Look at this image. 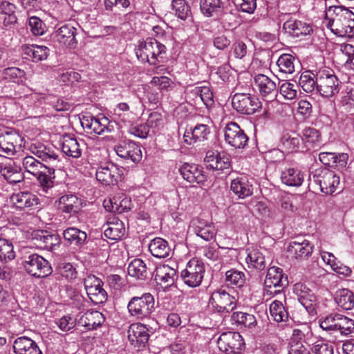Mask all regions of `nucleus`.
<instances>
[{
  "label": "nucleus",
  "mask_w": 354,
  "mask_h": 354,
  "mask_svg": "<svg viewBox=\"0 0 354 354\" xmlns=\"http://www.w3.org/2000/svg\"><path fill=\"white\" fill-rule=\"evenodd\" d=\"M31 153L45 162L44 169L35 176L44 188L52 187L55 170H61L62 162L57 152L51 147L37 142L30 147Z\"/></svg>",
  "instance_id": "f257e3e1"
},
{
  "label": "nucleus",
  "mask_w": 354,
  "mask_h": 354,
  "mask_svg": "<svg viewBox=\"0 0 354 354\" xmlns=\"http://www.w3.org/2000/svg\"><path fill=\"white\" fill-rule=\"evenodd\" d=\"M328 28L339 37H354V13L343 6H330L326 12Z\"/></svg>",
  "instance_id": "f03ea898"
},
{
  "label": "nucleus",
  "mask_w": 354,
  "mask_h": 354,
  "mask_svg": "<svg viewBox=\"0 0 354 354\" xmlns=\"http://www.w3.org/2000/svg\"><path fill=\"white\" fill-rule=\"evenodd\" d=\"M309 186L326 194H332L339 183V177L328 168H319L309 174Z\"/></svg>",
  "instance_id": "7ed1b4c3"
},
{
  "label": "nucleus",
  "mask_w": 354,
  "mask_h": 354,
  "mask_svg": "<svg viewBox=\"0 0 354 354\" xmlns=\"http://www.w3.org/2000/svg\"><path fill=\"white\" fill-rule=\"evenodd\" d=\"M155 301L153 296L145 292L140 296L133 297L128 302L127 309L131 316L137 319H148L154 311Z\"/></svg>",
  "instance_id": "20e7f679"
},
{
  "label": "nucleus",
  "mask_w": 354,
  "mask_h": 354,
  "mask_svg": "<svg viewBox=\"0 0 354 354\" xmlns=\"http://www.w3.org/2000/svg\"><path fill=\"white\" fill-rule=\"evenodd\" d=\"M165 52L166 47L163 44L151 38L140 42L136 48L138 59L142 62H147L151 65L160 62Z\"/></svg>",
  "instance_id": "39448f33"
},
{
  "label": "nucleus",
  "mask_w": 354,
  "mask_h": 354,
  "mask_svg": "<svg viewBox=\"0 0 354 354\" xmlns=\"http://www.w3.org/2000/svg\"><path fill=\"white\" fill-rule=\"evenodd\" d=\"M22 265L27 273L36 278H44L53 272L48 261L36 253L24 256Z\"/></svg>",
  "instance_id": "423d86ee"
},
{
  "label": "nucleus",
  "mask_w": 354,
  "mask_h": 354,
  "mask_svg": "<svg viewBox=\"0 0 354 354\" xmlns=\"http://www.w3.org/2000/svg\"><path fill=\"white\" fill-rule=\"evenodd\" d=\"M264 286V297L280 294L288 286V277L283 273L281 268L271 267L268 270Z\"/></svg>",
  "instance_id": "0eeeda50"
},
{
  "label": "nucleus",
  "mask_w": 354,
  "mask_h": 354,
  "mask_svg": "<svg viewBox=\"0 0 354 354\" xmlns=\"http://www.w3.org/2000/svg\"><path fill=\"white\" fill-rule=\"evenodd\" d=\"M209 304L217 313L227 315L236 308L237 299L225 290L220 288L212 293Z\"/></svg>",
  "instance_id": "6e6552de"
},
{
  "label": "nucleus",
  "mask_w": 354,
  "mask_h": 354,
  "mask_svg": "<svg viewBox=\"0 0 354 354\" xmlns=\"http://www.w3.org/2000/svg\"><path fill=\"white\" fill-rule=\"evenodd\" d=\"M316 91L323 97H333L339 91L340 82L333 72L326 70L317 73Z\"/></svg>",
  "instance_id": "1a4fd4ad"
},
{
  "label": "nucleus",
  "mask_w": 354,
  "mask_h": 354,
  "mask_svg": "<svg viewBox=\"0 0 354 354\" xmlns=\"http://www.w3.org/2000/svg\"><path fill=\"white\" fill-rule=\"evenodd\" d=\"M232 105L237 112L245 115H252L262 107V103L257 96L243 93L234 95Z\"/></svg>",
  "instance_id": "9d476101"
},
{
  "label": "nucleus",
  "mask_w": 354,
  "mask_h": 354,
  "mask_svg": "<svg viewBox=\"0 0 354 354\" xmlns=\"http://www.w3.org/2000/svg\"><path fill=\"white\" fill-rule=\"evenodd\" d=\"M205 273V267L201 261L192 259L187 264L185 268L182 270L180 277L183 282L192 288L201 285Z\"/></svg>",
  "instance_id": "9b49d317"
},
{
  "label": "nucleus",
  "mask_w": 354,
  "mask_h": 354,
  "mask_svg": "<svg viewBox=\"0 0 354 354\" xmlns=\"http://www.w3.org/2000/svg\"><path fill=\"white\" fill-rule=\"evenodd\" d=\"M218 347L224 353H237L242 351L245 346V342L239 333L228 331L223 333L218 341Z\"/></svg>",
  "instance_id": "f8f14e48"
},
{
  "label": "nucleus",
  "mask_w": 354,
  "mask_h": 354,
  "mask_svg": "<svg viewBox=\"0 0 354 354\" xmlns=\"http://www.w3.org/2000/svg\"><path fill=\"white\" fill-rule=\"evenodd\" d=\"M225 141L235 149H243L248 144V137L236 122L228 123L224 129Z\"/></svg>",
  "instance_id": "ddd939ff"
},
{
  "label": "nucleus",
  "mask_w": 354,
  "mask_h": 354,
  "mask_svg": "<svg viewBox=\"0 0 354 354\" xmlns=\"http://www.w3.org/2000/svg\"><path fill=\"white\" fill-rule=\"evenodd\" d=\"M84 287L91 301L95 304L104 303L107 293L102 288V281L95 276L88 277L84 280Z\"/></svg>",
  "instance_id": "4468645a"
},
{
  "label": "nucleus",
  "mask_w": 354,
  "mask_h": 354,
  "mask_svg": "<svg viewBox=\"0 0 354 354\" xmlns=\"http://www.w3.org/2000/svg\"><path fill=\"white\" fill-rule=\"evenodd\" d=\"M121 172L115 165L107 162L97 169L95 176L102 185H111L117 183L121 178Z\"/></svg>",
  "instance_id": "2eb2a0df"
},
{
  "label": "nucleus",
  "mask_w": 354,
  "mask_h": 354,
  "mask_svg": "<svg viewBox=\"0 0 354 354\" xmlns=\"http://www.w3.org/2000/svg\"><path fill=\"white\" fill-rule=\"evenodd\" d=\"M117 155L125 160H131L133 162H139L142 159L140 147L131 140H123L114 147Z\"/></svg>",
  "instance_id": "dca6fc26"
},
{
  "label": "nucleus",
  "mask_w": 354,
  "mask_h": 354,
  "mask_svg": "<svg viewBox=\"0 0 354 354\" xmlns=\"http://www.w3.org/2000/svg\"><path fill=\"white\" fill-rule=\"evenodd\" d=\"M22 142V137L17 131H6L0 134V150L7 156L14 155Z\"/></svg>",
  "instance_id": "f3484780"
},
{
  "label": "nucleus",
  "mask_w": 354,
  "mask_h": 354,
  "mask_svg": "<svg viewBox=\"0 0 354 354\" xmlns=\"http://www.w3.org/2000/svg\"><path fill=\"white\" fill-rule=\"evenodd\" d=\"M294 292L298 298V301L306 308L308 313L314 315L316 313L315 304L316 297L306 285L303 283H296L294 288Z\"/></svg>",
  "instance_id": "a211bd4d"
},
{
  "label": "nucleus",
  "mask_w": 354,
  "mask_h": 354,
  "mask_svg": "<svg viewBox=\"0 0 354 354\" xmlns=\"http://www.w3.org/2000/svg\"><path fill=\"white\" fill-rule=\"evenodd\" d=\"M32 235L34 244L40 249L53 250L61 242L57 234H51L46 230L36 231Z\"/></svg>",
  "instance_id": "6ab92c4d"
},
{
  "label": "nucleus",
  "mask_w": 354,
  "mask_h": 354,
  "mask_svg": "<svg viewBox=\"0 0 354 354\" xmlns=\"http://www.w3.org/2000/svg\"><path fill=\"white\" fill-rule=\"evenodd\" d=\"M128 338L135 347L143 348L149 341L148 328L141 323L132 324L128 330Z\"/></svg>",
  "instance_id": "aec40b11"
},
{
  "label": "nucleus",
  "mask_w": 354,
  "mask_h": 354,
  "mask_svg": "<svg viewBox=\"0 0 354 354\" xmlns=\"http://www.w3.org/2000/svg\"><path fill=\"white\" fill-rule=\"evenodd\" d=\"M153 276L157 284L162 288H168L174 285L177 277L176 270L166 264L157 266Z\"/></svg>",
  "instance_id": "412c9836"
},
{
  "label": "nucleus",
  "mask_w": 354,
  "mask_h": 354,
  "mask_svg": "<svg viewBox=\"0 0 354 354\" xmlns=\"http://www.w3.org/2000/svg\"><path fill=\"white\" fill-rule=\"evenodd\" d=\"M76 28L69 25H64L51 35L54 42L66 46L74 48L77 44L75 39Z\"/></svg>",
  "instance_id": "4be33fe9"
},
{
  "label": "nucleus",
  "mask_w": 354,
  "mask_h": 354,
  "mask_svg": "<svg viewBox=\"0 0 354 354\" xmlns=\"http://www.w3.org/2000/svg\"><path fill=\"white\" fill-rule=\"evenodd\" d=\"M179 171L183 178L190 183L203 184L206 181L203 167L198 165L185 163Z\"/></svg>",
  "instance_id": "5701e85b"
},
{
  "label": "nucleus",
  "mask_w": 354,
  "mask_h": 354,
  "mask_svg": "<svg viewBox=\"0 0 354 354\" xmlns=\"http://www.w3.org/2000/svg\"><path fill=\"white\" fill-rule=\"evenodd\" d=\"M190 227L198 236L206 241H211L216 235V230L213 224L200 218L192 219Z\"/></svg>",
  "instance_id": "b1692460"
},
{
  "label": "nucleus",
  "mask_w": 354,
  "mask_h": 354,
  "mask_svg": "<svg viewBox=\"0 0 354 354\" xmlns=\"http://www.w3.org/2000/svg\"><path fill=\"white\" fill-rule=\"evenodd\" d=\"M254 82L263 97L268 98V100L275 98L277 93L276 84L268 76L258 74L254 77Z\"/></svg>",
  "instance_id": "393cba45"
},
{
  "label": "nucleus",
  "mask_w": 354,
  "mask_h": 354,
  "mask_svg": "<svg viewBox=\"0 0 354 354\" xmlns=\"http://www.w3.org/2000/svg\"><path fill=\"white\" fill-rule=\"evenodd\" d=\"M15 354H42L37 343L26 336L17 337L13 344Z\"/></svg>",
  "instance_id": "a878e982"
},
{
  "label": "nucleus",
  "mask_w": 354,
  "mask_h": 354,
  "mask_svg": "<svg viewBox=\"0 0 354 354\" xmlns=\"http://www.w3.org/2000/svg\"><path fill=\"white\" fill-rule=\"evenodd\" d=\"M313 249L310 243L304 239L301 242L290 241L287 251L295 259L303 260L311 255Z\"/></svg>",
  "instance_id": "bb28decb"
},
{
  "label": "nucleus",
  "mask_w": 354,
  "mask_h": 354,
  "mask_svg": "<svg viewBox=\"0 0 354 354\" xmlns=\"http://www.w3.org/2000/svg\"><path fill=\"white\" fill-rule=\"evenodd\" d=\"M283 28L287 33L296 37L307 35L313 32L310 24L299 20H288L283 24Z\"/></svg>",
  "instance_id": "cd10ccee"
},
{
  "label": "nucleus",
  "mask_w": 354,
  "mask_h": 354,
  "mask_svg": "<svg viewBox=\"0 0 354 354\" xmlns=\"http://www.w3.org/2000/svg\"><path fill=\"white\" fill-rule=\"evenodd\" d=\"M127 270L130 277L139 280H146L151 274V270L140 259H133L129 264Z\"/></svg>",
  "instance_id": "c85d7f7f"
},
{
  "label": "nucleus",
  "mask_w": 354,
  "mask_h": 354,
  "mask_svg": "<svg viewBox=\"0 0 354 354\" xmlns=\"http://www.w3.org/2000/svg\"><path fill=\"white\" fill-rule=\"evenodd\" d=\"M60 144L62 146V151L66 156L77 158L82 155V149L80 143L76 138L71 137L70 135L65 134L62 136Z\"/></svg>",
  "instance_id": "c756f323"
},
{
  "label": "nucleus",
  "mask_w": 354,
  "mask_h": 354,
  "mask_svg": "<svg viewBox=\"0 0 354 354\" xmlns=\"http://www.w3.org/2000/svg\"><path fill=\"white\" fill-rule=\"evenodd\" d=\"M209 133V131L207 125L197 124L194 128L187 129L184 133L183 138L185 142L188 145H192L196 142L207 140V136Z\"/></svg>",
  "instance_id": "7c9ffc66"
},
{
  "label": "nucleus",
  "mask_w": 354,
  "mask_h": 354,
  "mask_svg": "<svg viewBox=\"0 0 354 354\" xmlns=\"http://www.w3.org/2000/svg\"><path fill=\"white\" fill-rule=\"evenodd\" d=\"M104 322L103 315L97 310H88L79 319L77 324L90 330L100 326Z\"/></svg>",
  "instance_id": "2f4dec72"
},
{
  "label": "nucleus",
  "mask_w": 354,
  "mask_h": 354,
  "mask_svg": "<svg viewBox=\"0 0 354 354\" xmlns=\"http://www.w3.org/2000/svg\"><path fill=\"white\" fill-rule=\"evenodd\" d=\"M149 250L153 257L159 259L168 257L171 252L168 242L160 237H156L151 241Z\"/></svg>",
  "instance_id": "473e14b6"
},
{
  "label": "nucleus",
  "mask_w": 354,
  "mask_h": 354,
  "mask_svg": "<svg viewBox=\"0 0 354 354\" xmlns=\"http://www.w3.org/2000/svg\"><path fill=\"white\" fill-rule=\"evenodd\" d=\"M104 230V236L111 240H120L125 234V227L122 221L118 218H113L112 221H108Z\"/></svg>",
  "instance_id": "72a5a7b5"
},
{
  "label": "nucleus",
  "mask_w": 354,
  "mask_h": 354,
  "mask_svg": "<svg viewBox=\"0 0 354 354\" xmlns=\"http://www.w3.org/2000/svg\"><path fill=\"white\" fill-rule=\"evenodd\" d=\"M231 190L240 198L250 196L253 193L252 185L246 178H237L231 183Z\"/></svg>",
  "instance_id": "f704fd0d"
},
{
  "label": "nucleus",
  "mask_w": 354,
  "mask_h": 354,
  "mask_svg": "<svg viewBox=\"0 0 354 354\" xmlns=\"http://www.w3.org/2000/svg\"><path fill=\"white\" fill-rule=\"evenodd\" d=\"M281 147L287 152L297 151L303 148V139L296 133H286L281 138Z\"/></svg>",
  "instance_id": "c9c22d12"
},
{
  "label": "nucleus",
  "mask_w": 354,
  "mask_h": 354,
  "mask_svg": "<svg viewBox=\"0 0 354 354\" xmlns=\"http://www.w3.org/2000/svg\"><path fill=\"white\" fill-rule=\"evenodd\" d=\"M200 8L206 17H216L223 12V3L221 0H201Z\"/></svg>",
  "instance_id": "e433bc0d"
},
{
  "label": "nucleus",
  "mask_w": 354,
  "mask_h": 354,
  "mask_svg": "<svg viewBox=\"0 0 354 354\" xmlns=\"http://www.w3.org/2000/svg\"><path fill=\"white\" fill-rule=\"evenodd\" d=\"M281 179L286 185L299 187L304 181V175L297 169L288 168L282 171Z\"/></svg>",
  "instance_id": "4c0bfd02"
},
{
  "label": "nucleus",
  "mask_w": 354,
  "mask_h": 354,
  "mask_svg": "<svg viewBox=\"0 0 354 354\" xmlns=\"http://www.w3.org/2000/svg\"><path fill=\"white\" fill-rule=\"evenodd\" d=\"M63 236L65 241L75 246L82 245L87 239L86 233L76 227L67 228L64 231Z\"/></svg>",
  "instance_id": "58836bf2"
},
{
  "label": "nucleus",
  "mask_w": 354,
  "mask_h": 354,
  "mask_svg": "<svg viewBox=\"0 0 354 354\" xmlns=\"http://www.w3.org/2000/svg\"><path fill=\"white\" fill-rule=\"evenodd\" d=\"M80 201L75 195H64L59 199L58 208L63 212L76 213L79 210Z\"/></svg>",
  "instance_id": "ea45409f"
},
{
  "label": "nucleus",
  "mask_w": 354,
  "mask_h": 354,
  "mask_svg": "<svg viewBox=\"0 0 354 354\" xmlns=\"http://www.w3.org/2000/svg\"><path fill=\"white\" fill-rule=\"evenodd\" d=\"M335 300L340 308L344 310H351L354 307V294L346 288L337 290Z\"/></svg>",
  "instance_id": "a19ab883"
},
{
  "label": "nucleus",
  "mask_w": 354,
  "mask_h": 354,
  "mask_svg": "<svg viewBox=\"0 0 354 354\" xmlns=\"http://www.w3.org/2000/svg\"><path fill=\"white\" fill-rule=\"evenodd\" d=\"M172 8L178 18L184 21H193L191 7L185 0H173Z\"/></svg>",
  "instance_id": "79ce46f5"
},
{
  "label": "nucleus",
  "mask_w": 354,
  "mask_h": 354,
  "mask_svg": "<svg viewBox=\"0 0 354 354\" xmlns=\"http://www.w3.org/2000/svg\"><path fill=\"white\" fill-rule=\"evenodd\" d=\"M1 174L10 184H17L24 179V176L21 171V169L16 165H6L1 168Z\"/></svg>",
  "instance_id": "37998d69"
},
{
  "label": "nucleus",
  "mask_w": 354,
  "mask_h": 354,
  "mask_svg": "<svg viewBox=\"0 0 354 354\" xmlns=\"http://www.w3.org/2000/svg\"><path fill=\"white\" fill-rule=\"evenodd\" d=\"M23 48L24 54L30 57L35 62L44 60L48 56L49 50L44 46L31 45Z\"/></svg>",
  "instance_id": "c03bdc74"
},
{
  "label": "nucleus",
  "mask_w": 354,
  "mask_h": 354,
  "mask_svg": "<svg viewBox=\"0 0 354 354\" xmlns=\"http://www.w3.org/2000/svg\"><path fill=\"white\" fill-rule=\"evenodd\" d=\"M296 64L297 62L295 57L286 53L281 55L277 62L279 72L284 74H292L295 71Z\"/></svg>",
  "instance_id": "a18cd8bd"
},
{
  "label": "nucleus",
  "mask_w": 354,
  "mask_h": 354,
  "mask_svg": "<svg viewBox=\"0 0 354 354\" xmlns=\"http://www.w3.org/2000/svg\"><path fill=\"white\" fill-rule=\"evenodd\" d=\"M11 200L15 205L19 209L29 207L36 204L34 195L30 192H19L12 196Z\"/></svg>",
  "instance_id": "49530a36"
},
{
  "label": "nucleus",
  "mask_w": 354,
  "mask_h": 354,
  "mask_svg": "<svg viewBox=\"0 0 354 354\" xmlns=\"http://www.w3.org/2000/svg\"><path fill=\"white\" fill-rule=\"evenodd\" d=\"M16 6L8 1H2L0 5L1 14L4 15L3 24L9 26L17 22V17L15 15Z\"/></svg>",
  "instance_id": "de8ad7c7"
},
{
  "label": "nucleus",
  "mask_w": 354,
  "mask_h": 354,
  "mask_svg": "<svg viewBox=\"0 0 354 354\" xmlns=\"http://www.w3.org/2000/svg\"><path fill=\"white\" fill-rule=\"evenodd\" d=\"M271 317L277 322H286L288 319V312L281 301L274 300L270 306Z\"/></svg>",
  "instance_id": "09e8293b"
},
{
  "label": "nucleus",
  "mask_w": 354,
  "mask_h": 354,
  "mask_svg": "<svg viewBox=\"0 0 354 354\" xmlns=\"http://www.w3.org/2000/svg\"><path fill=\"white\" fill-rule=\"evenodd\" d=\"M246 261L249 267L258 270H263L266 266L265 257L257 250H252L248 254Z\"/></svg>",
  "instance_id": "8fccbe9b"
},
{
  "label": "nucleus",
  "mask_w": 354,
  "mask_h": 354,
  "mask_svg": "<svg viewBox=\"0 0 354 354\" xmlns=\"http://www.w3.org/2000/svg\"><path fill=\"white\" fill-rule=\"evenodd\" d=\"M317 74L306 71L300 76L299 84L306 93H311L317 87Z\"/></svg>",
  "instance_id": "3c124183"
},
{
  "label": "nucleus",
  "mask_w": 354,
  "mask_h": 354,
  "mask_svg": "<svg viewBox=\"0 0 354 354\" xmlns=\"http://www.w3.org/2000/svg\"><path fill=\"white\" fill-rule=\"evenodd\" d=\"M232 319L238 325H243L249 328H254L257 325L255 317L247 313L234 312L232 315Z\"/></svg>",
  "instance_id": "603ef678"
},
{
  "label": "nucleus",
  "mask_w": 354,
  "mask_h": 354,
  "mask_svg": "<svg viewBox=\"0 0 354 354\" xmlns=\"http://www.w3.org/2000/svg\"><path fill=\"white\" fill-rule=\"evenodd\" d=\"M46 162L35 158L33 156H26L23 160V165L28 172L36 176L40 171L44 169Z\"/></svg>",
  "instance_id": "864d4df0"
},
{
  "label": "nucleus",
  "mask_w": 354,
  "mask_h": 354,
  "mask_svg": "<svg viewBox=\"0 0 354 354\" xmlns=\"http://www.w3.org/2000/svg\"><path fill=\"white\" fill-rule=\"evenodd\" d=\"M340 314L332 313L319 319L320 327L326 331L338 332Z\"/></svg>",
  "instance_id": "5fc2aeb1"
},
{
  "label": "nucleus",
  "mask_w": 354,
  "mask_h": 354,
  "mask_svg": "<svg viewBox=\"0 0 354 354\" xmlns=\"http://www.w3.org/2000/svg\"><path fill=\"white\" fill-rule=\"evenodd\" d=\"M65 292L66 297L72 301L71 304L75 307L78 309L84 307L86 301L76 288L71 286H66Z\"/></svg>",
  "instance_id": "6e6d98bb"
},
{
  "label": "nucleus",
  "mask_w": 354,
  "mask_h": 354,
  "mask_svg": "<svg viewBox=\"0 0 354 354\" xmlns=\"http://www.w3.org/2000/svg\"><path fill=\"white\" fill-rule=\"evenodd\" d=\"M225 280L228 285H234L242 287L246 280L245 274L236 270H230L225 273Z\"/></svg>",
  "instance_id": "4d7b16f0"
},
{
  "label": "nucleus",
  "mask_w": 354,
  "mask_h": 354,
  "mask_svg": "<svg viewBox=\"0 0 354 354\" xmlns=\"http://www.w3.org/2000/svg\"><path fill=\"white\" fill-rule=\"evenodd\" d=\"M298 88L297 84L286 81L279 86V93L284 98L292 100L297 97Z\"/></svg>",
  "instance_id": "13d9d810"
},
{
  "label": "nucleus",
  "mask_w": 354,
  "mask_h": 354,
  "mask_svg": "<svg viewBox=\"0 0 354 354\" xmlns=\"http://www.w3.org/2000/svg\"><path fill=\"white\" fill-rule=\"evenodd\" d=\"M15 257L12 243L5 239H0V259L10 261Z\"/></svg>",
  "instance_id": "bf43d9fd"
},
{
  "label": "nucleus",
  "mask_w": 354,
  "mask_h": 354,
  "mask_svg": "<svg viewBox=\"0 0 354 354\" xmlns=\"http://www.w3.org/2000/svg\"><path fill=\"white\" fill-rule=\"evenodd\" d=\"M338 332L341 335L347 336L354 333V320L340 315L338 324Z\"/></svg>",
  "instance_id": "052dcab7"
},
{
  "label": "nucleus",
  "mask_w": 354,
  "mask_h": 354,
  "mask_svg": "<svg viewBox=\"0 0 354 354\" xmlns=\"http://www.w3.org/2000/svg\"><path fill=\"white\" fill-rule=\"evenodd\" d=\"M25 72L17 67H8L2 71V77L8 81L19 82L25 76Z\"/></svg>",
  "instance_id": "680f3d73"
},
{
  "label": "nucleus",
  "mask_w": 354,
  "mask_h": 354,
  "mask_svg": "<svg viewBox=\"0 0 354 354\" xmlns=\"http://www.w3.org/2000/svg\"><path fill=\"white\" fill-rule=\"evenodd\" d=\"M301 138L303 139V147L306 145H313L320 141L319 131L313 127L306 128L303 131V136Z\"/></svg>",
  "instance_id": "e2e57ef3"
},
{
  "label": "nucleus",
  "mask_w": 354,
  "mask_h": 354,
  "mask_svg": "<svg viewBox=\"0 0 354 354\" xmlns=\"http://www.w3.org/2000/svg\"><path fill=\"white\" fill-rule=\"evenodd\" d=\"M192 93L196 97H198L207 106L213 102V94L208 87H196L192 91Z\"/></svg>",
  "instance_id": "0e129e2a"
},
{
  "label": "nucleus",
  "mask_w": 354,
  "mask_h": 354,
  "mask_svg": "<svg viewBox=\"0 0 354 354\" xmlns=\"http://www.w3.org/2000/svg\"><path fill=\"white\" fill-rule=\"evenodd\" d=\"M29 26L35 35H42L45 32V24L37 17H31L29 19Z\"/></svg>",
  "instance_id": "69168bd1"
},
{
  "label": "nucleus",
  "mask_w": 354,
  "mask_h": 354,
  "mask_svg": "<svg viewBox=\"0 0 354 354\" xmlns=\"http://www.w3.org/2000/svg\"><path fill=\"white\" fill-rule=\"evenodd\" d=\"M311 350L315 354H333V346L322 340L317 341Z\"/></svg>",
  "instance_id": "338daca9"
},
{
  "label": "nucleus",
  "mask_w": 354,
  "mask_h": 354,
  "mask_svg": "<svg viewBox=\"0 0 354 354\" xmlns=\"http://www.w3.org/2000/svg\"><path fill=\"white\" fill-rule=\"evenodd\" d=\"M288 354H310V353L301 342L293 339L290 343Z\"/></svg>",
  "instance_id": "774afa93"
}]
</instances>
